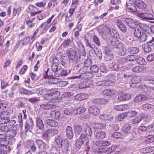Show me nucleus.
Listing matches in <instances>:
<instances>
[{"mask_svg": "<svg viewBox=\"0 0 154 154\" xmlns=\"http://www.w3.org/2000/svg\"><path fill=\"white\" fill-rule=\"evenodd\" d=\"M51 94L52 97H53L51 100H54V99L56 100V101L55 102V103H56L57 102V99L58 97L60 95V92L58 91H56L51 92Z\"/></svg>", "mask_w": 154, "mask_h": 154, "instance_id": "obj_37", "label": "nucleus"}, {"mask_svg": "<svg viewBox=\"0 0 154 154\" xmlns=\"http://www.w3.org/2000/svg\"><path fill=\"white\" fill-rule=\"evenodd\" d=\"M10 128V127L8 126L3 125L0 128V129L2 131L4 132L7 133Z\"/></svg>", "mask_w": 154, "mask_h": 154, "instance_id": "obj_51", "label": "nucleus"}, {"mask_svg": "<svg viewBox=\"0 0 154 154\" xmlns=\"http://www.w3.org/2000/svg\"><path fill=\"white\" fill-rule=\"evenodd\" d=\"M19 91L20 93L27 95H32L33 94V92L32 91L23 88L20 89Z\"/></svg>", "mask_w": 154, "mask_h": 154, "instance_id": "obj_35", "label": "nucleus"}, {"mask_svg": "<svg viewBox=\"0 0 154 154\" xmlns=\"http://www.w3.org/2000/svg\"><path fill=\"white\" fill-rule=\"evenodd\" d=\"M146 70V67L142 66H137L133 68L132 69L133 72L137 73L143 72Z\"/></svg>", "mask_w": 154, "mask_h": 154, "instance_id": "obj_16", "label": "nucleus"}, {"mask_svg": "<svg viewBox=\"0 0 154 154\" xmlns=\"http://www.w3.org/2000/svg\"><path fill=\"white\" fill-rule=\"evenodd\" d=\"M94 51L93 50H90L88 52V56H87V63L89 66H91L92 63V59L94 55Z\"/></svg>", "mask_w": 154, "mask_h": 154, "instance_id": "obj_13", "label": "nucleus"}, {"mask_svg": "<svg viewBox=\"0 0 154 154\" xmlns=\"http://www.w3.org/2000/svg\"><path fill=\"white\" fill-rule=\"evenodd\" d=\"M115 93V91L113 89H106L103 91V94L106 96L113 95Z\"/></svg>", "mask_w": 154, "mask_h": 154, "instance_id": "obj_32", "label": "nucleus"}, {"mask_svg": "<svg viewBox=\"0 0 154 154\" xmlns=\"http://www.w3.org/2000/svg\"><path fill=\"white\" fill-rule=\"evenodd\" d=\"M86 111V109L83 107L77 108L74 110V113L77 114H80L85 112Z\"/></svg>", "mask_w": 154, "mask_h": 154, "instance_id": "obj_40", "label": "nucleus"}, {"mask_svg": "<svg viewBox=\"0 0 154 154\" xmlns=\"http://www.w3.org/2000/svg\"><path fill=\"white\" fill-rule=\"evenodd\" d=\"M113 147L111 146L107 148L105 151V154H120V152L117 151H113Z\"/></svg>", "mask_w": 154, "mask_h": 154, "instance_id": "obj_25", "label": "nucleus"}, {"mask_svg": "<svg viewBox=\"0 0 154 154\" xmlns=\"http://www.w3.org/2000/svg\"><path fill=\"white\" fill-rule=\"evenodd\" d=\"M99 118L103 121H111L113 119V117L111 115L107 114H102L99 116Z\"/></svg>", "mask_w": 154, "mask_h": 154, "instance_id": "obj_18", "label": "nucleus"}, {"mask_svg": "<svg viewBox=\"0 0 154 154\" xmlns=\"http://www.w3.org/2000/svg\"><path fill=\"white\" fill-rule=\"evenodd\" d=\"M87 136L86 134H82L81 135V140L82 143H87Z\"/></svg>", "mask_w": 154, "mask_h": 154, "instance_id": "obj_55", "label": "nucleus"}, {"mask_svg": "<svg viewBox=\"0 0 154 154\" xmlns=\"http://www.w3.org/2000/svg\"><path fill=\"white\" fill-rule=\"evenodd\" d=\"M139 26L143 31L147 34H149L151 32V28L148 25L142 23H138Z\"/></svg>", "mask_w": 154, "mask_h": 154, "instance_id": "obj_9", "label": "nucleus"}, {"mask_svg": "<svg viewBox=\"0 0 154 154\" xmlns=\"http://www.w3.org/2000/svg\"><path fill=\"white\" fill-rule=\"evenodd\" d=\"M135 56H134L132 55H130L127 56L125 58L127 61L128 63L131 61H134L135 59Z\"/></svg>", "mask_w": 154, "mask_h": 154, "instance_id": "obj_47", "label": "nucleus"}, {"mask_svg": "<svg viewBox=\"0 0 154 154\" xmlns=\"http://www.w3.org/2000/svg\"><path fill=\"white\" fill-rule=\"evenodd\" d=\"M58 130L56 129H48L45 131V134L47 137H51L58 133Z\"/></svg>", "mask_w": 154, "mask_h": 154, "instance_id": "obj_8", "label": "nucleus"}, {"mask_svg": "<svg viewBox=\"0 0 154 154\" xmlns=\"http://www.w3.org/2000/svg\"><path fill=\"white\" fill-rule=\"evenodd\" d=\"M106 136V134L105 132L100 131L99 132H97L95 135V137L98 140H100L105 138Z\"/></svg>", "mask_w": 154, "mask_h": 154, "instance_id": "obj_29", "label": "nucleus"}, {"mask_svg": "<svg viewBox=\"0 0 154 154\" xmlns=\"http://www.w3.org/2000/svg\"><path fill=\"white\" fill-rule=\"evenodd\" d=\"M134 4L136 6L141 9L145 8L146 7L145 4L141 0H135Z\"/></svg>", "mask_w": 154, "mask_h": 154, "instance_id": "obj_14", "label": "nucleus"}, {"mask_svg": "<svg viewBox=\"0 0 154 154\" xmlns=\"http://www.w3.org/2000/svg\"><path fill=\"white\" fill-rule=\"evenodd\" d=\"M95 144L96 146L99 147V149H102V153H105L106 149V147L108 146L110 144V142L108 141L102 140L97 141Z\"/></svg>", "mask_w": 154, "mask_h": 154, "instance_id": "obj_3", "label": "nucleus"}, {"mask_svg": "<svg viewBox=\"0 0 154 154\" xmlns=\"http://www.w3.org/2000/svg\"><path fill=\"white\" fill-rule=\"evenodd\" d=\"M32 43V42L30 40V37H27L23 39L22 42V45H26L28 43H29L30 45H31Z\"/></svg>", "mask_w": 154, "mask_h": 154, "instance_id": "obj_41", "label": "nucleus"}, {"mask_svg": "<svg viewBox=\"0 0 154 154\" xmlns=\"http://www.w3.org/2000/svg\"><path fill=\"white\" fill-rule=\"evenodd\" d=\"M56 101V100H50V101L46 103L42 104L40 107L41 109L44 110H47L55 108L56 106L54 104Z\"/></svg>", "mask_w": 154, "mask_h": 154, "instance_id": "obj_5", "label": "nucleus"}, {"mask_svg": "<svg viewBox=\"0 0 154 154\" xmlns=\"http://www.w3.org/2000/svg\"><path fill=\"white\" fill-rule=\"evenodd\" d=\"M68 74L67 71L62 68H59V69L57 72L56 75L57 76H65L66 75Z\"/></svg>", "mask_w": 154, "mask_h": 154, "instance_id": "obj_20", "label": "nucleus"}, {"mask_svg": "<svg viewBox=\"0 0 154 154\" xmlns=\"http://www.w3.org/2000/svg\"><path fill=\"white\" fill-rule=\"evenodd\" d=\"M1 147L2 149H3L5 152L6 151H9L11 150L10 147L6 145H2Z\"/></svg>", "mask_w": 154, "mask_h": 154, "instance_id": "obj_58", "label": "nucleus"}, {"mask_svg": "<svg viewBox=\"0 0 154 154\" xmlns=\"http://www.w3.org/2000/svg\"><path fill=\"white\" fill-rule=\"evenodd\" d=\"M66 54L68 56L69 60L73 62L76 60L77 59V52L76 51L70 49L66 51Z\"/></svg>", "mask_w": 154, "mask_h": 154, "instance_id": "obj_6", "label": "nucleus"}, {"mask_svg": "<svg viewBox=\"0 0 154 154\" xmlns=\"http://www.w3.org/2000/svg\"><path fill=\"white\" fill-rule=\"evenodd\" d=\"M139 37V41L140 42H143L147 39L148 38H152V37L150 35H147L146 33L143 32Z\"/></svg>", "mask_w": 154, "mask_h": 154, "instance_id": "obj_30", "label": "nucleus"}, {"mask_svg": "<svg viewBox=\"0 0 154 154\" xmlns=\"http://www.w3.org/2000/svg\"><path fill=\"white\" fill-rule=\"evenodd\" d=\"M141 121L140 118L139 117V116H137L132 120V123L134 125H136L139 123Z\"/></svg>", "mask_w": 154, "mask_h": 154, "instance_id": "obj_50", "label": "nucleus"}, {"mask_svg": "<svg viewBox=\"0 0 154 154\" xmlns=\"http://www.w3.org/2000/svg\"><path fill=\"white\" fill-rule=\"evenodd\" d=\"M146 59L149 62L154 60V54H151L148 55L146 57Z\"/></svg>", "mask_w": 154, "mask_h": 154, "instance_id": "obj_64", "label": "nucleus"}, {"mask_svg": "<svg viewBox=\"0 0 154 154\" xmlns=\"http://www.w3.org/2000/svg\"><path fill=\"white\" fill-rule=\"evenodd\" d=\"M141 34V31L139 28H135V29L134 31V36L137 38H139Z\"/></svg>", "mask_w": 154, "mask_h": 154, "instance_id": "obj_46", "label": "nucleus"}, {"mask_svg": "<svg viewBox=\"0 0 154 154\" xmlns=\"http://www.w3.org/2000/svg\"><path fill=\"white\" fill-rule=\"evenodd\" d=\"M94 103L97 104L104 105L107 102L108 100L107 99L104 98L96 99L94 100Z\"/></svg>", "mask_w": 154, "mask_h": 154, "instance_id": "obj_24", "label": "nucleus"}, {"mask_svg": "<svg viewBox=\"0 0 154 154\" xmlns=\"http://www.w3.org/2000/svg\"><path fill=\"white\" fill-rule=\"evenodd\" d=\"M9 117V114L6 112H3L0 115V117L2 121V123H5L7 121V119H8Z\"/></svg>", "mask_w": 154, "mask_h": 154, "instance_id": "obj_11", "label": "nucleus"}, {"mask_svg": "<svg viewBox=\"0 0 154 154\" xmlns=\"http://www.w3.org/2000/svg\"><path fill=\"white\" fill-rule=\"evenodd\" d=\"M111 45L114 48L119 49V54L121 56L125 55L126 52V49L124 45L118 40L112 41L111 42Z\"/></svg>", "mask_w": 154, "mask_h": 154, "instance_id": "obj_2", "label": "nucleus"}, {"mask_svg": "<svg viewBox=\"0 0 154 154\" xmlns=\"http://www.w3.org/2000/svg\"><path fill=\"white\" fill-rule=\"evenodd\" d=\"M12 127H10V128L7 133L6 135L8 136L9 137H14L16 134L17 133L15 130L13 129Z\"/></svg>", "mask_w": 154, "mask_h": 154, "instance_id": "obj_22", "label": "nucleus"}, {"mask_svg": "<svg viewBox=\"0 0 154 154\" xmlns=\"http://www.w3.org/2000/svg\"><path fill=\"white\" fill-rule=\"evenodd\" d=\"M36 125L39 129L44 130V127L43 122L42 120L38 118L36 119Z\"/></svg>", "mask_w": 154, "mask_h": 154, "instance_id": "obj_21", "label": "nucleus"}, {"mask_svg": "<svg viewBox=\"0 0 154 154\" xmlns=\"http://www.w3.org/2000/svg\"><path fill=\"white\" fill-rule=\"evenodd\" d=\"M74 132L76 134L79 135L81 132L82 129L81 127L79 125H75L74 126Z\"/></svg>", "mask_w": 154, "mask_h": 154, "instance_id": "obj_42", "label": "nucleus"}, {"mask_svg": "<svg viewBox=\"0 0 154 154\" xmlns=\"http://www.w3.org/2000/svg\"><path fill=\"white\" fill-rule=\"evenodd\" d=\"M93 39L94 42L98 45L99 46L100 45V42L99 38L96 35H94L93 37Z\"/></svg>", "mask_w": 154, "mask_h": 154, "instance_id": "obj_61", "label": "nucleus"}, {"mask_svg": "<svg viewBox=\"0 0 154 154\" xmlns=\"http://www.w3.org/2000/svg\"><path fill=\"white\" fill-rule=\"evenodd\" d=\"M55 140L57 144L60 146L62 152L64 153H66L69 145L67 140L64 139L62 136L58 135L56 137Z\"/></svg>", "mask_w": 154, "mask_h": 154, "instance_id": "obj_1", "label": "nucleus"}, {"mask_svg": "<svg viewBox=\"0 0 154 154\" xmlns=\"http://www.w3.org/2000/svg\"><path fill=\"white\" fill-rule=\"evenodd\" d=\"M144 51L145 52H149L151 51V48L148 45H146L144 46Z\"/></svg>", "mask_w": 154, "mask_h": 154, "instance_id": "obj_62", "label": "nucleus"}, {"mask_svg": "<svg viewBox=\"0 0 154 154\" xmlns=\"http://www.w3.org/2000/svg\"><path fill=\"white\" fill-rule=\"evenodd\" d=\"M106 126V125L105 124L97 123L94 124L93 127L95 129H101L105 128Z\"/></svg>", "mask_w": 154, "mask_h": 154, "instance_id": "obj_31", "label": "nucleus"}, {"mask_svg": "<svg viewBox=\"0 0 154 154\" xmlns=\"http://www.w3.org/2000/svg\"><path fill=\"white\" fill-rule=\"evenodd\" d=\"M51 117L55 119H58L60 117V112L57 110H52L50 114Z\"/></svg>", "mask_w": 154, "mask_h": 154, "instance_id": "obj_27", "label": "nucleus"}, {"mask_svg": "<svg viewBox=\"0 0 154 154\" xmlns=\"http://www.w3.org/2000/svg\"><path fill=\"white\" fill-rule=\"evenodd\" d=\"M70 42V39H67V40L64 41L62 44V45L64 48H66V47L69 45Z\"/></svg>", "mask_w": 154, "mask_h": 154, "instance_id": "obj_59", "label": "nucleus"}, {"mask_svg": "<svg viewBox=\"0 0 154 154\" xmlns=\"http://www.w3.org/2000/svg\"><path fill=\"white\" fill-rule=\"evenodd\" d=\"M141 77L139 76H135L133 77L131 79V82L133 84L139 83L141 81Z\"/></svg>", "mask_w": 154, "mask_h": 154, "instance_id": "obj_39", "label": "nucleus"}, {"mask_svg": "<svg viewBox=\"0 0 154 154\" xmlns=\"http://www.w3.org/2000/svg\"><path fill=\"white\" fill-rule=\"evenodd\" d=\"M110 129L111 131H117L119 129V126L117 124L112 125L111 126L110 125Z\"/></svg>", "mask_w": 154, "mask_h": 154, "instance_id": "obj_57", "label": "nucleus"}, {"mask_svg": "<svg viewBox=\"0 0 154 154\" xmlns=\"http://www.w3.org/2000/svg\"><path fill=\"white\" fill-rule=\"evenodd\" d=\"M34 19L35 18H33L31 20L28 19L27 20L25 19L26 23L29 27H32L34 26V24L32 23V22Z\"/></svg>", "mask_w": 154, "mask_h": 154, "instance_id": "obj_48", "label": "nucleus"}, {"mask_svg": "<svg viewBox=\"0 0 154 154\" xmlns=\"http://www.w3.org/2000/svg\"><path fill=\"white\" fill-rule=\"evenodd\" d=\"M35 142L39 149H45L46 146L45 144L42 141L37 139L36 140Z\"/></svg>", "mask_w": 154, "mask_h": 154, "instance_id": "obj_28", "label": "nucleus"}, {"mask_svg": "<svg viewBox=\"0 0 154 154\" xmlns=\"http://www.w3.org/2000/svg\"><path fill=\"white\" fill-rule=\"evenodd\" d=\"M126 116L128 118H132L135 116L137 114V112L134 110H131L126 112Z\"/></svg>", "mask_w": 154, "mask_h": 154, "instance_id": "obj_36", "label": "nucleus"}, {"mask_svg": "<svg viewBox=\"0 0 154 154\" xmlns=\"http://www.w3.org/2000/svg\"><path fill=\"white\" fill-rule=\"evenodd\" d=\"M89 112L94 115H97L100 113V110L97 107L94 106H90L88 110Z\"/></svg>", "mask_w": 154, "mask_h": 154, "instance_id": "obj_12", "label": "nucleus"}, {"mask_svg": "<svg viewBox=\"0 0 154 154\" xmlns=\"http://www.w3.org/2000/svg\"><path fill=\"white\" fill-rule=\"evenodd\" d=\"M113 57L112 55L109 52L106 51L105 54L104 58L106 61L111 60L113 58Z\"/></svg>", "mask_w": 154, "mask_h": 154, "instance_id": "obj_34", "label": "nucleus"}, {"mask_svg": "<svg viewBox=\"0 0 154 154\" xmlns=\"http://www.w3.org/2000/svg\"><path fill=\"white\" fill-rule=\"evenodd\" d=\"M138 16L145 21L150 23H153L154 21H151L154 20L152 14L149 12H144L138 14Z\"/></svg>", "mask_w": 154, "mask_h": 154, "instance_id": "obj_4", "label": "nucleus"}, {"mask_svg": "<svg viewBox=\"0 0 154 154\" xmlns=\"http://www.w3.org/2000/svg\"><path fill=\"white\" fill-rule=\"evenodd\" d=\"M131 5L130 6V7H128V8L129 9L130 11L131 12H134L137 11V8L135 5L131 4Z\"/></svg>", "mask_w": 154, "mask_h": 154, "instance_id": "obj_60", "label": "nucleus"}, {"mask_svg": "<svg viewBox=\"0 0 154 154\" xmlns=\"http://www.w3.org/2000/svg\"><path fill=\"white\" fill-rule=\"evenodd\" d=\"M148 98L143 94H139L136 96L134 99V102L139 103L141 101H144L147 100Z\"/></svg>", "mask_w": 154, "mask_h": 154, "instance_id": "obj_10", "label": "nucleus"}, {"mask_svg": "<svg viewBox=\"0 0 154 154\" xmlns=\"http://www.w3.org/2000/svg\"><path fill=\"white\" fill-rule=\"evenodd\" d=\"M120 66H122L124 65L126 63H128L125 58H121L119 59L118 60Z\"/></svg>", "mask_w": 154, "mask_h": 154, "instance_id": "obj_44", "label": "nucleus"}, {"mask_svg": "<svg viewBox=\"0 0 154 154\" xmlns=\"http://www.w3.org/2000/svg\"><path fill=\"white\" fill-rule=\"evenodd\" d=\"M124 21L126 24L130 27L132 28H136L138 25V22L134 19L130 18H124Z\"/></svg>", "mask_w": 154, "mask_h": 154, "instance_id": "obj_7", "label": "nucleus"}, {"mask_svg": "<svg viewBox=\"0 0 154 154\" xmlns=\"http://www.w3.org/2000/svg\"><path fill=\"white\" fill-rule=\"evenodd\" d=\"M46 122L47 125L51 127H56L58 125V122L54 120L48 119Z\"/></svg>", "mask_w": 154, "mask_h": 154, "instance_id": "obj_23", "label": "nucleus"}, {"mask_svg": "<svg viewBox=\"0 0 154 154\" xmlns=\"http://www.w3.org/2000/svg\"><path fill=\"white\" fill-rule=\"evenodd\" d=\"M139 51L138 48L134 47H130L128 48V51L130 54H136Z\"/></svg>", "mask_w": 154, "mask_h": 154, "instance_id": "obj_33", "label": "nucleus"}, {"mask_svg": "<svg viewBox=\"0 0 154 154\" xmlns=\"http://www.w3.org/2000/svg\"><path fill=\"white\" fill-rule=\"evenodd\" d=\"M154 141V136H152L150 137L147 138L145 140V143H149L153 142Z\"/></svg>", "mask_w": 154, "mask_h": 154, "instance_id": "obj_63", "label": "nucleus"}, {"mask_svg": "<svg viewBox=\"0 0 154 154\" xmlns=\"http://www.w3.org/2000/svg\"><path fill=\"white\" fill-rule=\"evenodd\" d=\"M66 133L67 137L70 139H71L73 138V132L71 127L68 126L66 130Z\"/></svg>", "mask_w": 154, "mask_h": 154, "instance_id": "obj_17", "label": "nucleus"}, {"mask_svg": "<svg viewBox=\"0 0 154 154\" xmlns=\"http://www.w3.org/2000/svg\"><path fill=\"white\" fill-rule=\"evenodd\" d=\"M112 137L116 139L122 138V135L120 132H115L112 134Z\"/></svg>", "mask_w": 154, "mask_h": 154, "instance_id": "obj_49", "label": "nucleus"}, {"mask_svg": "<svg viewBox=\"0 0 154 154\" xmlns=\"http://www.w3.org/2000/svg\"><path fill=\"white\" fill-rule=\"evenodd\" d=\"M135 61H136L138 63L141 64L143 65L146 63L145 60L143 57L138 56L137 55L135 56Z\"/></svg>", "mask_w": 154, "mask_h": 154, "instance_id": "obj_26", "label": "nucleus"}, {"mask_svg": "<svg viewBox=\"0 0 154 154\" xmlns=\"http://www.w3.org/2000/svg\"><path fill=\"white\" fill-rule=\"evenodd\" d=\"M54 80L55 81H57L56 82H54L51 83L53 84H57L59 83L62 86H65L67 84V82L66 81H58V78H55L54 79Z\"/></svg>", "mask_w": 154, "mask_h": 154, "instance_id": "obj_43", "label": "nucleus"}, {"mask_svg": "<svg viewBox=\"0 0 154 154\" xmlns=\"http://www.w3.org/2000/svg\"><path fill=\"white\" fill-rule=\"evenodd\" d=\"M51 69L52 73L54 72L56 75L57 74V72L58 70V69H59L57 66L56 65L53 64L51 66Z\"/></svg>", "mask_w": 154, "mask_h": 154, "instance_id": "obj_54", "label": "nucleus"}, {"mask_svg": "<svg viewBox=\"0 0 154 154\" xmlns=\"http://www.w3.org/2000/svg\"><path fill=\"white\" fill-rule=\"evenodd\" d=\"M121 66L118 62V61L117 62H115L112 65L113 69L114 70L117 71H118L120 67Z\"/></svg>", "mask_w": 154, "mask_h": 154, "instance_id": "obj_52", "label": "nucleus"}, {"mask_svg": "<svg viewBox=\"0 0 154 154\" xmlns=\"http://www.w3.org/2000/svg\"><path fill=\"white\" fill-rule=\"evenodd\" d=\"M29 8L31 12V14L32 16L40 12L41 11L38 10V8L33 5H30Z\"/></svg>", "mask_w": 154, "mask_h": 154, "instance_id": "obj_19", "label": "nucleus"}, {"mask_svg": "<svg viewBox=\"0 0 154 154\" xmlns=\"http://www.w3.org/2000/svg\"><path fill=\"white\" fill-rule=\"evenodd\" d=\"M21 10V8L18 7L17 8H14V10L12 13L13 16L14 17L16 16V15H18L20 12Z\"/></svg>", "mask_w": 154, "mask_h": 154, "instance_id": "obj_45", "label": "nucleus"}, {"mask_svg": "<svg viewBox=\"0 0 154 154\" xmlns=\"http://www.w3.org/2000/svg\"><path fill=\"white\" fill-rule=\"evenodd\" d=\"M90 69L92 72L95 73L97 72L99 70L98 67L96 65L92 66Z\"/></svg>", "mask_w": 154, "mask_h": 154, "instance_id": "obj_56", "label": "nucleus"}, {"mask_svg": "<svg viewBox=\"0 0 154 154\" xmlns=\"http://www.w3.org/2000/svg\"><path fill=\"white\" fill-rule=\"evenodd\" d=\"M124 130L123 131L124 133H129L131 129V126L127 125H125L124 126Z\"/></svg>", "mask_w": 154, "mask_h": 154, "instance_id": "obj_53", "label": "nucleus"}, {"mask_svg": "<svg viewBox=\"0 0 154 154\" xmlns=\"http://www.w3.org/2000/svg\"><path fill=\"white\" fill-rule=\"evenodd\" d=\"M125 106L126 105H116L114 107V109L116 111H123L125 109Z\"/></svg>", "mask_w": 154, "mask_h": 154, "instance_id": "obj_38", "label": "nucleus"}, {"mask_svg": "<svg viewBox=\"0 0 154 154\" xmlns=\"http://www.w3.org/2000/svg\"><path fill=\"white\" fill-rule=\"evenodd\" d=\"M142 109L146 110H148L152 112H154V106L150 104H145L142 106Z\"/></svg>", "mask_w": 154, "mask_h": 154, "instance_id": "obj_15", "label": "nucleus"}]
</instances>
